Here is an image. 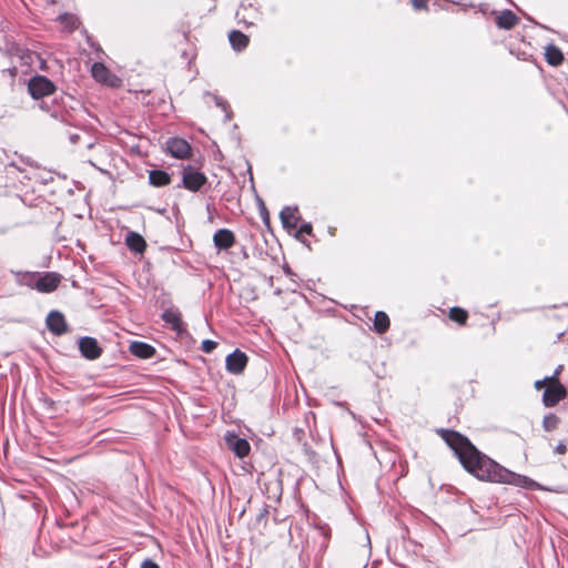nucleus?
I'll list each match as a JSON object with an SVG mask.
<instances>
[{
	"mask_svg": "<svg viewBox=\"0 0 568 568\" xmlns=\"http://www.w3.org/2000/svg\"><path fill=\"white\" fill-rule=\"evenodd\" d=\"M413 7L417 10L424 9L426 7L425 0H413Z\"/></svg>",
	"mask_w": 568,
	"mask_h": 568,
	"instance_id": "nucleus-28",
	"label": "nucleus"
},
{
	"mask_svg": "<svg viewBox=\"0 0 568 568\" xmlns=\"http://www.w3.org/2000/svg\"><path fill=\"white\" fill-rule=\"evenodd\" d=\"M79 349L87 359L93 361L100 357L102 348L93 337L84 336L79 339Z\"/></svg>",
	"mask_w": 568,
	"mask_h": 568,
	"instance_id": "nucleus-6",
	"label": "nucleus"
},
{
	"mask_svg": "<svg viewBox=\"0 0 568 568\" xmlns=\"http://www.w3.org/2000/svg\"><path fill=\"white\" fill-rule=\"evenodd\" d=\"M227 447L240 458L246 457L250 454L251 446L244 438L235 434H227L225 436Z\"/></svg>",
	"mask_w": 568,
	"mask_h": 568,
	"instance_id": "nucleus-8",
	"label": "nucleus"
},
{
	"mask_svg": "<svg viewBox=\"0 0 568 568\" xmlns=\"http://www.w3.org/2000/svg\"><path fill=\"white\" fill-rule=\"evenodd\" d=\"M545 57H546L547 62L555 67L561 64L564 61L562 52L560 51L559 48H557L556 45H552V44H549L546 47Z\"/></svg>",
	"mask_w": 568,
	"mask_h": 568,
	"instance_id": "nucleus-16",
	"label": "nucleus"
},
{
	"mask_svg": "<svg viewBox=\"0 0 568 568\" xmlns=\"http://www.w3.org/2000/svg\"><path fill=\"white\" fill-rule=\"evenodd\" d=\"M47 326L55 335H62L68 331L67 322L62 313L51 311L47 316Z\"/></svg>",
	"mask_w": 568,
	"mask_h": 568,
	"instance_id": "nucleus-10",
	"label": "nucleus"
},
{
	"mask_svg": "<svg viewBox=\"0 0 568 568\" xmlns=\"http://www.w3.org/2000/svg\"><path fill=\"white\" fill-rule=\"evenodd\" d=\"M449 318L460 325H465L468 314L465 310L455 306L449 310Z\"/></svg>",
	"mask_w": 568,
	"mask_h": 568,
	"instance_id": "nucleus-20",
	"label": "nucleus"
},
{
	"mask_svg": "<svg viewBox=\"0 0 568 568\" xmlns=\"http://www.w3.org/2000/svg\"><path fill=\"white\" fill-rule=\"evenodd\" d=\"M257 202H258L261 215L262 216H264V215L267 216V210H266V207L264 205V202L260 197H257Z\"/></svg>",
	"mask_w": 568,
	"mask_h": 568,
	"instance_id": "nucleus-29",
	"label": "nucleus"
},
{
	"mask_svg": "<svg viewBox=\"0 0 568 568\" xmlns=\"http://www.w3.org/2000/svg\"><path fill=\"white\" fill-rule=\"evenodd\" d=\"M126 246L135 253H143L146 248L145 240L136 232H129L125 237Z\"/></svg>",
	"mask_w": 568,
	"mask_h": 568,
	"instance_id": "nucleus-13",
	"label": "nucleus"
},
{
	"mask_svg": "<svg viewBox=\"0 0 568 568\" xmlns=\"http://www.w3.org/2000/svg\"><path fill=\"white\" fill-rule=\"evenodd\" d=\"M33 286L41 293L53 292L61 281V275L53 272H47L39 276H33Z\"/></svg>",
	"mask_w": 568,
	"mask_h": 568,
	"instance_id": "nucleus-3",
	"label": "nucleus"
},
{
	"mask_svg": "<svg viewBox=\"0 0 568 568\" xmlns=\"http://www.w3.org/2000/svg\"><path fill=\"white\" fill-rule=\"evenodd\" d=\"M517 23L516 16L510 11L503 12L498 19L497 24L504 29H510Z\"/></svg>",
	"mask_w": 568,
	"mask_h": 568,
	"instance_id": "nucleus-19",
	"label": "nucleus"
},
{
	"mask_svg": "<svg viewBox=\"0 0 568 568\" xmlns=\"http://www.w3.org/2000/svg\"><path fill=\"white\" fill-rule=\"evenodd\" d=\"M92 75L99 82L105 83L111 87H116L120 83V79L115 75L110 74L108 69L102 63H94L91 68Z\"/></svg>",
	"mask_w": 568,
	"mask_h": 568,
	"instance_id": "nucleus-11",
	"label": "nucleus"
},
{
	"mask_svg": "<svg viewBox=\"0 0 568 568\" xmlns=\"http://www.w3.org/2000/svg\"><path fill=\"white\" fill-rule=\"evenodd\" d=\"M230 42L234 49L241 50L247 45L248 38L240 31H233L230 34Z\"/></svg>",
	"mask_w": 568,
	"mask_h": 568,
	"instance_id": "nucleus-18",
	"label": "nucleus"
},
{
	"mask_svg": "<svg viewBox=\"0 0 568 568\" xmlns=\"http://www.w3.org/2000/svg\"><path fill=\"white\" fill-rule=\"evenodd\" d=\"M29 91L34 99H40L51 94L54 85L44 77H34L29 82Z\"/></svg>",
	"mask_w": 568,
	"mask_h": 568,
	"instance_id": "nucleus-4",
	"label": "nucleus"
},
{
	"mask_svg": "<svg viewBox=\"0 0 568 568\" xmlns=\"http://www.w3.org/2000/svg\"><path fill=\"white\" fill-rule=\"evenodd\" d=\"M556 452L558 454H564L566 452V446L564 444H559L557 447H556Z\"/></svg>",
	"mask_w": 568,
	"mask_h": 568,
	"instance_id": "nucleus-33",
	"label": "nucleus"
},
{
	"mask_svg": "<svg viewBox=\"0 0 568 568\" xmlns=\"http://www.w3.org/2000/svg\"><path fill=\"white\" fill-rule=\"evenodd\" d=\"M60 19H61V20H69V19H70V20H72L71 26H74V22H75V21H74V19H73L72 17L63 16V17H61Z\"/></svg>",
	"mask_w": 568,
	"mask_h": 568,
	"instance_id": "nucleus-34",
	"label": "nucleus"
},
{
	"mask_svg": "<svg viewBox=\"0 0 568 568\" xmlns=\"http://www.w3.org/2000/svg\"><path fill=\"white\" fill-rule=\"evenodd\" d=\"M443 438L454 449L464 468L478 479L526 489L540 488L534 479L516 474L481 454L466 437L457 432L446 430Z\"/></svg>",
	"mask_w": 568,
	"mask_h": 568,
	"instance_id": "nucleus-1",
	"label": "nucleus"
},
{
	"mask_svg": "<svg viewBox=\"0 0 568 568\" xmlns=\"http://www.w3.org/2000/svg\"><path fill=\"white\" fill-rule=\"evenodd\" d=\"M130 351L134 356L143 359L151 358L155 353L153 346L143 342H133L130 345Z\"/></svg>",
	"mask_w": 568,
	"mask_h": 568,
	"instance_id": "nucleus-14",
	"label": "nucleus"
},
{
	"mask_svg": "<svg viewBox=\"0 0 568 568\" xmlns=\"http://www.w3.org/2000/svg\"><path fill=\"white\" fill-rule=\"evenodd\" d=\"M559 418L555 414H548L544 417L542 427L546 432H551L557 428Z\"/></svg>",
	"mask_w": 568,
	"mask_h": 568,
	"instance_id": "nucleus-21",
	"label": "nucleus"
},
{
	"mask_svg": "<svg viewBox=\"0 0 568 568\" xmlns=\"http://www.w3.org/2000/svg\"><path fill=\"white\" fill-rule=\"evenodd\" d=\"M150 178H163V179H166L169 176L165 173H162V172H151Z\"/></svg>",
	"mask_w": 568,
	"mask_h": 568,
	"instance_id": "nucleus-30",
	"label": "nucleus"
},
{
	"mask_svg": "<svg viewBox=\"0 0 568 568\" xmlns=\"http://www.w3.org/2000/svg\"><path fill=\"white\" fill-rule=\"evenodd\" d=\"M214 246L219 251H226L235 243V235L229 229H220L213 234Z\"/></svg>",
	"mask_w": 568,
	"mask_h": 568,
	"instance_id": "nucleus-9",
	"label": "nucleus"
},
{
	"mask_svg": "<svg viewBox=\"0 0 568 568\" xmlns=\"http://www.w3.org/2000/svg\"><path fill=\"white\" fill-rule=\"evenodd\" d=\"M149 182H150V185H152L154 187H161V186L169 184L171 182V180H149Z\"/></svg>",
	"mask_w": 568,
	"mask_h": 568,
	"instance_id": "nucleus-25",
	"label": "nucleus"
},
{
	"mask_svg": "<svg viewBox=\"0 0 568 568\" xmlns=\"http://www.w3.org/2000/svg\"><path fill=\"white\" fill-rule=\"evenodd\" d=\"M280 219L285 229H296L301 220L297 206H285L280 212Z\"/></svg>",
	"mask_w": 568,
	"mask_h": 568,
	"instance_id": "nucleus-12",
	"label": "nucleus"
},
{
	"mask_svg": "<svg viewBox=\"0 0 568 568\" xmlns=\"http://www.w3.org/2000/svg\"><path fill=\"white\" fill-rule=\"evenodd\" d=\"M206 180H181V184L179 186H183L192 192L199 191Z\"/></svg>",
	"mask_w": 568,
	"mask_h": 568,
	"instance_id": "nucleus-22",
	"label": "nucleus"
},
{
	"mask_svg": "<svg viewBox=\"0 0 568 568\" xmlns=\"http://www.w3.org/2000/svg\"><path fill=\"white\" fill-rule=\"evenodd\" d=\"M183 178H200V179H203L205 176H204V174L196 172V173H187Z\"/></svg>",
	"mask_w": 568,
	"mask_h": 568,
	"instance_id": "nucleus-31",
	"label": "nucleus"
},
{
	"mask_svg": "<svg viewBox=\"0 0 568 568\" xmlns=\"http://www.w3.org/2000/svg\"><path fill=\"white\" fill-rule=\"evenodd\" d=\"M141 568H160L158 564H155L153 560L151 559H145L142 565H141Z\"/></svg>",
	"mask_w": 568,
	"mask_h": 568,
	"instance_id": "nucleus-27",
	"label": "nucleus"
},
{
	"mask_svg": "<svg viewBox=\"0 0 568 568\" xmlns=\"http://www.w3.org/2000/svg\"><path fill=\"white\" fill-rule=\"evenodd\" d=\"M217 346V343L214 342V341H211V339H204L202 342V346H201V349L204 352V353H211L213 352Z\"/></svg>",
	"mask_w": 568,
	"mask_h": 568,
	"instance_id": "nucleus-23",
	"label": "nucleus"
},
{
	"mask_svg": "<svg viewBox=\"0 0 568 568\" xmlns=\"http://www.w3.org/2000/svg\"><path fill=\"white\" fill-rule=\"evenodd\" d=\"M303 234L311 235L312 234V225L311 223H303L298 230L296 236H301Z\"/></svg>",
	"mask_w": 568,
	"mask_h": 568,
	"instance_id": "nucleus-24",
	"label": "nucleus"
},
{
	"mask_svg": "<svg viewBox=\"0 0 568 568\" xmlns=\"http://www.w3.org/2000/svg\"><path fill=\"white\" fill-rule=\"evenodd\" d=\"M566 395L565 386L556 377H549V385L542 394V403L546 407H552L564 399Z\"/></svg>",
	"mask_w": 568,
	"mask_h": 568,
	"instance_id": "nucleus-2",
	"label": "nucleus"
},
{
	"mask_svg": "<svg viewBox=\"0 0 568 568\" xmlns=\"http://www.w3.org/2000/svg\"><path fill=\"white\" fill-rule=\"evenodd\" d=\"M374 328L378 334H383L389 328V317L385 312L375 313Z\"/></svg>",
	"mask_w": 568,
	"mask_h": 568,
	"instance_id": "nucleus-17",
	"label": "nucleus"
},
{
	"mask_svg": "<svg viewBox=\"0 0 568 568\" xmlns=\"http://www.w3.org/2000/svg\"><path fill=\"white\" fill-rule=\"evenodd\" d=\"M548 386L549 385V377H545L544 379H540V381H536L535 382V387L536 389H541L544 386Z\"/></svg>",
	"mask_w": 568,
	"mask_h": 568,
	"instance_id": "nucleus-26",
	"label": "nucleus"
},
{
	"mask_svg": "<svg viewBox=\"0 0 568 568\" xmlns=\"http://www.w3.org/2000/svg\"><path fill=\"white\" fill-rule=\"evenodd\" d=\"M162 318L165 323H168L171 326L173 331L178 333L182 331V318L178 310H165L162 314Z\"/></svg>",
	"mask_w": 568,
	"mask_h": 568,
	"instance_id": "nucleus-15",
	"label": "nucleus"
},
{
	"mask_svg": "<svg viewBox=\"0 0 568 568\" xmlns=\"http://www.w3.org/2000/svg\"><path fill=\"white\" fill-rule=\"evenodd\" d=\"M561 371H562V365H559V366L555 369L554 374H552L550 377H556V378L558 379V376H559V374H560V372H561Z\"/></svg>",
	"mask_w": 568,
	"mask_h": 568,
	"instance_id": "nucleus-32",
	"label": "nucleus"
},
{
	"mask_svg": "<svg viewBox=\"0 0 568 568\" xmlns=\"http://www.w3.org/2000/svg\"><path fill=\"white\" fill-rule=\"evenodd\" d=\"M247 356L240 349H235L226 356L225 367L231 374H241L247 365Z\"/></svg>",
	"mask_w": 568,
	"mask_h": 568,
	"instance_id": "nucleus-5",
	"label": "nucleus"
},
{
	"mask_svg": "<svg viewBox=\"0 0 568 568\" xmlns=\"http://www.w3.org/2000/svg\"><path fill=\"white\" fill-rule=\"evenodd\" d=\"M166 151L174 158L185 159L191 153L190 144L180 138H171L165 143Z\"/></svg>",
	"mask_w": 568,
	"mask_h": 568,
	"instance_id": "nucleus-7",
	"label": "nucleus"
}]
</instances>
